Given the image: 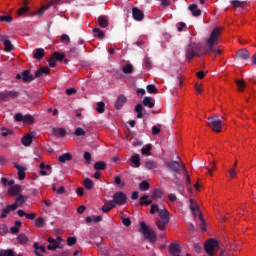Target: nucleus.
Instances as JSON below:
<instances>
[{
	"label": "nucleus",
	"instance_id": "bb28decb",
	"mask_svg": "<svg viewBox=\"0 0 256 256\" xmlns=\"http://www.w3.org/2000/svg\"><path fill=\"white\" fill-rule=\"evenodd\" d=\"M71 159H73V156L71 155V153H64L58 157V161L60 163H65L66 161H71Z\"/></svg>",
	"mask_w": 256,
	"mask_h": 256
},
{
	"label": "nucleus",
	"instance_id": "680f3d73",
	"mask_svg": "<svg viewBox=\"0 0 256 256\" xmlns=\"http://www.w3.org/2000/svg\"><path fill=\"white\" fill-rule=\"evenodd\" d=\"M60 39H61L62 43H67V44L71 43V38H69V35H67V34H63L60 37Z\"/></svg>",
	"mask_w": 256,
	"mask_h": 256
},
{
	"label": "nucleus",
	"instance_id": "e433bc0d",
	"mask_svg": "<svg viewBox=\"0 0 256 256\" xmlns=\"http://www.w3.org/2000/svg\"><path fill=\"white\" fill-rule=\"evenodd\" d=\"M182 171L186 179V185H191V177L189 176V172H187V168L185 167V164H182Z\"/></svg>",
	"mask_w": 256,
	"mask_h": 256
},
{
	"label": "nucleus",
	"instance_id": "37998d69",
	"mask_svg": "<svg viewBox=\"0 0 256 256\" xmlns=\"http://www.w3.org/2000/svg\"><path fill=\"white\" fill-rule=\"evenodd\" d=\"M0 256H15L13 249L0 250Z\"/></svg>",
	"mask_w": 256,
	"mask_h": 256
},
{
	"label": "nucleus",
	"instance_id": "6e6d98bb",
	"mask_svg": "<svg viewBox=\"0 0 256 256\" xmlns=\"http://www.w3.org/2000/svg\"><path fill=\"white\" fill-rule=\"evenodd\" d=\"M141 201H144L146 207L149 206V205H152L153 203V200H148L149 199V195H143L141 196Z\"/></svg>",
	"mask_w": 256,
	"mask_h": 256
},
{
	"label": "nucleus",
	"instance_id": "7c9ffc66",
	"mask_svg": "<svg viewBox=\"0 0 256 256\" xmlns=\"http://www.w3.org/2000/svg\"><path fill=\"white\" fill-rule=\"evenodd\" d=\"M83 185H84L85 189H87L88 191H91V189H93V187H95L93 180H91L89 178L84 179Z\"/></svg>",
	"mask_w": 256,
	"mask_h": 256
},
{
	"label": "nucleus",
	"instance_id": "72a5a7b5",
	"mask_svg": "<svg viewBox=\"0 0 256 256\" xmlns=\"http://www.w3.org/2000/svg\"><path fill=\"white\" fill-rule=\"evenodd\" d=\"M135 113H137L138 119H143V105L142 104H137L135 106Z\"/></svg>",
	"mask_w": 256,
	"mask_h": 256
},
{
	"label": "nucleus",
	"instance_id": "0eeeda50",
	"mask_svg": "<svg viewBox=\"0 0 256 256\" xmlns=\"http://www.w3.org/2000/svg\"><path fill=\"white\" fill-rule=\"evenodd\" d=\"M14 119L17 123H27L28 125H33V123H35V118L30 114L23 116V114L17 113L15 114Z\"/></svg>",
	"mask_w": 256,
	"mask_h": 256
},
{
	"label": "nucleus",
	"instance_id": "412c9836",
	"mask_svg": "<svg viewBox=\"0 0 256 256\" xmlns=\"http://www.w3.org/2000/svg\"><path fill=\"white\" fill-rule=\"evenodd\" d=\"M9 195L15 197L16 195L21 193V185H14L8 190Z\"/></svg>",
	"mask_w": 256,
	"mask_h": 256
},
{
	"label": "nucleus",
	"instance_id": "5fc2aeb1",
	"mask_svg": "<svg viewBox=\"0 0 256 256\" xmlns=\"http://www.w3.org/2000/svg\"><path fill=\"white\" fill-rule=\"evenodd\" d=\"M190 209H191L193 215H195V211H199V205L195 204L193 202V199H190Z\"/></svg>",
	"mask_w": 256,
	"mask_h": 256
},
{
	"label": "nucleus",
	"instance_id": "3c124183",
	"mask_svg": "<svg viewBox=\"0 0 256 256\" xmlns=\"http://www.w3.org/2000/svg\"><path fill=\"white\" fill-rule=\"evenodd\" d=\"M23 203H25V197L20 194L16 197V202L14 203V205H18L19 207V205H23Z\"/></svg>",
	"mask_w": 256,
	"mask_h": 256
},
{
	"label": "nucleus",
	"instance_id": "b1692460",
	"mask_svg": "<svg viewBox=\"0 0 256 256\" xmlns=\"http://www.w3.org/2000/svg\"><path fill=\"white\" fill-rule=\"evenodd\" d=\"M43 75H49V68L40 67V69L35 72L34 77L37 79L39 77H43Z\"/></svg>",
	"mask_w": 256,
	"mask_h": 256
},
{
	"label": "nucleus",
	"instance_id": "c756f323",
	"mask_svg": "<svg viewBox=\"0 0 256 256\" xmlns=\"http://www.w3.org/2000/svg\"><path fill=\"white\" fill-rule=\"evenodd\" d=\"M19 97V92L15 90H6L7 99H17Z\"/></svg>",
	"mask_w": 256,
	"mask_h": 256
},
{
	"label": "nucleus",
	"instance_id": "393cba45",
	"mask_svg": "<svg viewBox=\"0 0 256 256\" xmlns=\"http://www.w3.org/2000/svg\"><path fill=\"white\" fill-rule=\"evenodd\" d=\"M52 131L55 137H65V135H67L65 128H53Z\"/></svg>",
	"mask_w": 256,
	"mask_h": 256
},
{
	"label": "nucleus",
	"instance_id": "a211bd4d",
	"mask_svg": "<svg viewBox=\"0 0 256 256\" xmlns=\"http://www.w3.org/2000/svg\"><path fill=\"white\" fill-rule=\"evenodd\" d=\"M34 253L36 256H43V254L41 253H46L47 252V248L45 246H39V243L35 242L33 245ZM41 251V253L39 252Z\"/></svg>",
	"mask_w": 256,
	"mask_h": 256
},
{
	"label": "nucleus",
	"instance_id": "13d9d810",
	"mask_svg": "<svg viewBox=\"0 0 256 256\" xmlns=\"http://www.w3.org/2000/svg\"><path fill=\"white\" fill-rule=\"evenodd\" d=\"M77 243V238L75 237H68L67 239V245L68 247H73Z\"/></svg>",
	"mask_w": 256,
	"mask_h": 256
},
{
	"label": "nucleus",
	"instance_id": "473e14b6",
	"mask_svg": "<svg viewBox=\"0 0 256 256\" xmlns=\"http://www.w3.org/2000/svg\"><path fill=\"white\" fill-rule=\"evenodd\" d=\"M143 105L145 107H149V109H153V107H155V103L151 102V97L149 96L144 97Z\"/></svg>",
	"mask_w": 256,
	"mask_h": 256
},
{
	"label": "nucleus",
	"instance_id": "4d7b16f0",
	"mask_svg": "<svg viewBox=\"0 0 256 256\" xmlns=\"http://www.w3.org/2000/svg\"><path fill=\"white\" fill-rule=\"evenodd\" d=\"M85 134H86V132L83 128L78 127L75 129L74 135H76V137H81Z\"/></svg>",
	"mask_w": 256,
	"mask_h": 256
},
{
	"label": "nucleus",
	"instance_id": "f3484780",
	"mask_svg": "<svg viewBox=\"0 0 256 256\" xmlns=\"http://www.w3.org/2000/svg\"><path fill=\"white\" fill-rule=\"evenodd\" d=\"M99 27L105 29V27H109V17L108 16H100L97 20Z\"/></svg>",
	"mask_w": 256,
	"mask_h": 256
},
{
	"label": "nucleus",
	"instance_id": "8fccbe9b",
	"mask_svg": "<svg viewBox=\"0 0 256 256\" xmlns=\"http://www.w3.org/2000/svg\"><path fill=\"white\" fill-rule=\"evenodd\" d=\"M0 21L5 23H11V21H13V17L11 15H2L0 16Z\"/></svg>",
	"mask_w": 256,
	"mask_h": 256
},
{
	"label": "nucleus",
	"instance_id": "9b49d317",
	"mask_svg": "<svg viewBox=\"0 0 256 256\" xmlns=\"http://www.w3.org/2000/svg\"><path fill=\"white\" fill-rule=\"evenodd\" d=\"M127 103V97L123 94H120L115 102V109L121 111L123 106Z\"/></svg>",
	"mask_w": 256,
	"mask_h": 256
},
{
	"label": "nucleus",
	"instance_id": "ea45409f",
	"mask_svg": "<svg viewBox=\"0 0 256 256\" xmlns=\"http://www.w3.org/2000/svg\"><path fill=\"white\" fill-rule=\"evenodd\" d=\"M230 3L235 8H239V7H243V5H247V2L239 1V0H231Z\"/></svg>",
	"mask_w": 256,
	"mask_h": 256
},
{
	"label": "nucleus",
	"instance_id": "39448f33",
	"mask_svg": "<svg viewBox=\"0 0 256 256\" xmlns=\"http://www.w3.org/2000/svg\"><path fill=\"white\" fill-rule=\"evenodd\" d=\"M207 125L212 129V131H215V133H221V129L223 127V122L221 119H219V115H212L208 118Z\"/></svg>",
	"mask_w": 256,
	"mask_h": 256
},
{
	"label": "nucleus",
	"instance_id": "aec40b11",
	"mask_svg": "<svg viewBox=\"0 0 256 256\" xmlns=\"http://www.w3.org/2000/svg\"><path fill=\"white\" fill-rule=\"evenodd\" d=\"M45 57V50L43 48H37L34 50V59L41 61Z\"/></svg>",
	"mask_w": 256,
	"mask_h": 256
},
{
	"label": "nucleus",
	"instance_id": "4c0bfd02",
	"mask_svg": "<svg viewBox=\"0 0 256 256\" xmlns=\"http://www.w3.org/2000/svg\"><path fill=\"white\" fill-rule=\"evenodd\" d=\"M93 33L94 37H97L98 39H103V37H105V33L99 28H94Z\"/></svg>",
	"mask_w": 256,
	"mask_h": 256
},
{
	"label": "nucleus",
	"instance_id": "6ab92c4d",
	"mask_svg": "<svg viewBox=\"0 0 256 256\" xmlns=\"http://www.w3.org/2000/svg\"><path fill=\"white\" fill-rule=\"evenodd\" d=\"M188 9L191 11L193 17H199L201 15V9H199L197 4H191Z\"/></svg>",
	"mask_w": 256,
	"mask_h": 256
},
{
	"label": "nucleus",
	"instance_id": "de8ad7c7",
	"mask_svg": "<svg viewBox=\"0 0 256 256\" xmlns=\"http://www.w3.org/2000/svg\"><path fill=\"white\" fill-rule=\"evenodd\" d=\"M4 50L6 53H9L10 51H13V44L10 42V40H7L4 42Z\"/></svg>",
	"mask_w": 256,
	"mask_h": 256
},
{
	"label": "nucleus",
	"instance_id": "f8f14e48",
	"mask_svg": "<svg viewBox=\"0 0 256 256\" xmlns=\"http://www.w3.org/2000/svg\"><path fill=\"white\" fill-rule=\"evenodd\" d=\"M168 251L173 256L179 255L181 253V244H179V243H171L169 245Z\"/></svg>",
	"mask_w": 256,
	"mask_h": 256
},
{
	"label": "nucleus",
	"instance_id": "9d476101",
	"mask_svg": "<svg viewBox=\"0 0 256 256\" xmlns=\"http://www.w3.org/2000/svg\"><path fill=\"white\" fill-rule=\"evenodd\" d=\"M19 208V205L17 204H10L6 208L2 210V214L0 215V219H5L11 211H16V209Z\"/></svg>",
	"mask_w": 256,
	"mask_h": 256
},
{
	"label": "nucleus",
	"instance_id": "c03bdc74",
	"mask_svg": "<svg viewBox=\"0 0 256 256\" xmlns=\"http://www.w3.org/2000/svg\"><path fill=\"white\" fill-rule=\"evenodd\" d=\"M163 192L160 189H156L152 192V199H161Z\"/></svg>",
	"mask_w": 256,
	"mask_h": 256
},
{
	"label": "nucleus",
	"instance_id": "7ed1b4c3",
	"mask_svg": "<svg viewBox=\"0 0 256 256\" xmlns=\"http://www.w3.org/2000/svg\"><path fill=\"white\" fill-rule=\"evenodd\" d=\"M139 233H141L148 243H155L157 241V234L153 229L149 228L145 222L140 223Z\"/></svg>",
	"mask_w": 256,
	"mask_h": 256
},
{
	"label": "nucleus",
	"instance_id": "c85d7f7f",
	"mask_svg": "<svg viewBox=\"0 0 256 256\" xmlns=\"http://www.w3.org/2000/svg\"><path fill=\"white\" fill-rule=\"evenodd\" d=\"M130 161L131 163H133V165H135V167H141V157L139 156V154L133 155Z\"/></svg>",
	"mask_w": 256,
	"mask_h": 256
},
{
	"label": "nucleus",
	"instance_id": "69168bd1",
	"mask_svg": "<svg viewBox=\"0 0 256 256\" xmlns=\"http://www.w3.org/2000/svg\"><path fill=\"white\" fill-rule=\"evenodd\" d=\"M84 159H85L86 163H88V165H90V163H91V153L90 152H85L84 153Z\"/></svg>",
	"mask_w": 256,
	"mask_h": 256
},
{
	"label": "nucleus",
	"instance_id": "79ce46f5",
	"mask_svg": "<svg viewBox=\"0 0 256 256\" xmlns=\"http://www.w3.org/2000/svg\"><path fill=\"white\" fill-rule=\"evenodd\" d=\"M123 73H125L126 75H129L131 73H133V65L132 64H127L122 68Z\"/></svg>",
	"mask_w": 256,
	"mask_h": 256
},
{
	"label": "nucleus",
	"instance_id": "a18cd8bd",
	"mask_svg": "<svg viewBox=\"0 0 256 256\" xmlns=\"http://www.w3.org/2000/svg\"><path fill=\"white\" fill-rule=\"evenodd\" d=\"M149 182L147 181H142L140 184H139V189L140 191H149Z\"/></svg>",
	"mask_w": 256,
	"mask_h": 256
},
{
	"label": "nucleus",
	"instance_id": "f257e3e1",
	"mask_svg": "<svg viewBox=\"0 0 256 256\" xmlns=\"http://www.w3.org/2000/svg\"><path fill=\"white\" fill-rule=\"evenodd\" d=\"M209 51L207 48L203 47L201 43H191L186 47V59L191 61L194 57H201Z\"/></svg>",
	"mask_w": 256,
	"mask_h": 256
},
{
	"label": "nucleus",
	"instance_id": "6e6552de",
	"mask_svg": "<svg viewBox=\"0 0 256 256\" xmlns=\"http://www.w3.org/2000/svg\"><path fill=\"white\" fill-rule=\"evenodd\" d=\"M113 200L121 207L127 203V195L123 192H115L113 194Z\"/></svg>",
	"mask_w": 256,
	"mask_h": 256
},
{
	"label": "nucleus",
	"instance_id": "2eb2a0df",
	"mask_svg": "<svg viewBox=\"0 0 256 256\" xmlns=\"http://www.w3.org/2000/svg\"><path fill=\"white\" fill-rule=\"evenodd\" d=\"M22 81L24 83H31V81H35V76L31 74V70H24L22 72Z\"/></svg>",
	"mask_w": 256,
	"mask_h": 256
},
{
	"label": "nucleus",
	"instance_id": "bf43d9fd",
	"mask_svg": "<svg viewBox=\"0 0 256 256\" xmlns=\"http://www.w3.org/2000/svg\"><path fill=\"white\" fill-rule=\"evenodd\" d=\"M148 93H157V86L150 84L146 87Z\"/></svg>",
	"mask_w": 256,
	"mask_h": 256
},
{
	"label": "nucleus",
	"instance_id": "f03ea898",
	"mask_svg": "<svg viewBox=\"0 0 256 256\" xmlns=\"http://www.w3.org/2000/svg\"><path fill=\"white\" fill-rule=\"evenodd\" d=\"M220 36L221 29L214 28L210 33V36L205 39L208 51H210V53H216V55H219V53H221V50L215 48V45H219Z\"/></svg>",
	"mask_w": 256,
	"mask_h": 256
},
{
	"label": "nucleus",
	"instance_id": "0e129e2a",
	"mask_svg": "<svg viewBox=\"0 0 256 256\" xmlns=\"http://www.w3.org/2000/svg\"><path fill=\"white\" fill-rule=\"evenodd\" d=\"M49 67H57V60L53 56L48 60Z\"/></svg>",
	"mask_w": 256,
	"mask_h": 256
},
{
	"label": "nucleus",
	"instance_id": "4468645a",
	"mask_svg": "<svg viewBox=\"0 0 256 256\" xmlns=\"http://www.w3.org/2000/svg\"><path fill=\"white\" fill-rule=\"evenodd\" d=\"M132 15H133V19H135V21H143V19L145 18V14H143V11H141L137 7H134L132 9Z\"/></svg>",
	"mask_w": 256,
	"mask_h": 256
},
{
	"label": "nucleus",
	"instance_id": "603ef678",
	"mask_svg": "<svg viewBox=\"0 0 256 256\" xmlns=\"http://www.w3.org/2000/svg\"><path fill=\"white\" fill-rule=\"evenodd\" d=\"M96 110H97L98 113H105V103L104 102H98Z\"/></svg>",
	"mask_w": 256,
	"mask_h": 256
},
{
	"label": "nucleus",
	"instance_id": "f704fd0d",
	"mask_svg": "<svg viewBox=\"0 0 256 256\" xmlns=\"http://www.w3.org/2000/svg\"><path fill=\"white\" fill-rule=\"evenodd\" d=\"M145 167L146 169H148L149 171L153 170V169H157L158 165L157 162L153 161V160H149L145 163Z\"/></svg>",
	"mask_w": 256,
	"mask_h": 256
},
{
	"label": "nucleus",
	"instance_id": "c9c22d12",
	"mask_svg": "<svg viewBox=\"0 0 256 256\" xmlns=\"http://www.w3.org/2000/svg\"><path fill=\"white\" fill-rule=\"evenodd\" d=\"M17 241H18V243H20V245H25L28 243L29 238L25 234H20L17 237Z\"/></svg>",
	"mask_w": 256,
	"mask_h": 256
},
{
	"label": "nucleus",
	"instance_id": "ddd939ff",
	"mask_svg": "<svg viewBox=\"0 0 256 256\" xmlns=\"http://www.w3.org/2000/svg\"><path fill=\"white\" fill-rule=\"evenodd\" d=\"M236 57L240 59V61H249L251 55L247 49H241L237 52Z\"/></svg>",
	"mask_w": 256,
	"mask_h": 256
},
{
	"label": "nucleus",
	"instance_id": "e2e57ef3",
	"mask_svg": "<svg viewBox=\"0 0 256 256\" xmlns=\"http://www.w3.org/2000/svg\"><path fill=\"white\" fill-rule=\"evenodd\" d=\"M157 211H159V205L157 204H152L151 208H150V213L151 215H155V213H157Z\"/></svg>",
	"mask_w": 256,
	"mask_h": 256
},
{
	"label": "nucleus",
	"instance_id": "a878e982",
	"mask_svg": "<svg viewBox=\"0 0 256 256\" xmlns=\"http://www.w3.org/2000/svg\"><path fill=\"white\" fill-rule=\"evenodd\" d=\"M23 5L19 10H18V15H25L27 11H29V0H23Z\"/></svg>",
	"mask_w": 256,
	"mask_h": 256
},
{
	"label": "nucleus",
	"instance_id": "423d86ee",
	"mask_svg": "<svg viewBox=\"0 0 256 256\" xmlns=\"http://www.w3.org/2000/svg\"><path fill=\"white\" fill-rule=\"evenodd\" d=\"M204 249L209 256L215 255V249H219V242L214 238H210L204 244Z\"/></svg>",
	"mask_w": 256,
	"mask_h": 256
},
{
	"label": "nucleus",
	"instance_id": "09e8293b",
	"mask_svg": "<svg viewBox=\"0 0 256 256\" xmlns=\"http://www.w3.org/2000/svg\"><path fill=\"white\" fill-rule=\"evenodd\" d=\"M35 225H36V227H39V228L44 227V225H45V218H43V217H38V218L35 220Z\"/></svg>",
	"mask_w": 256,
	"mask_h": 256
},
{
	"label": "nucleus",
	"instance_id": "1a4fd4ad",
	"mask_svg": "<svg viewBox=\"0 0 256 256\" xmlns=\"http://www.w3.org/2000/svg\"><path fill=\"white\" fill-rule=\"evenodd\" d=\"M183 163H179L178 161H171L167 164V167L170 171H173L174 173H181L183 171Z\"/></svg>",
	"mask_w": 256,
	"mask_h": 256
},
{
	"label": "nucleus",
	"instance_id": "5701e85b",
	"mask_svg": "<svg viewBox=\"0 0 256 256\" xmlns=\"http://www.w3.org/2000/svg\"><path fill=\"white\" fill-rule=\"evenodd\" d=\"M21 143H22V145H24V147H29V145H31V143H33V135L28 134V135L22 137Z\"/></svg>",
	"mask_w": 256,
	"mask_h": 256
},
{
	"label": "nucleus",
	"instance_id": "cd10ccee",
	"mask_svg": "<svg viewBox=\"0 0 256 256\" xmlns=\"http://www.w3.org/2000/svg\"><path fill=\"white\" fill-rule=\"evenodd\" d=\"M106 167H107V163H105V161H98L94 164L95 171H104Z\"/></svg>",
	"mask_w": 256,
	"mask_h": 256
},
{
	"label": "nucleus",
	"instance_id": "338daca9",
	"mask_svg": "<svg viewBox=\"0 0 256 256\" xmlns=\"http://www.w3.org/2000/svg\"><path fill=\"white\" fill-rule=\"evenodd\" d=\"M56 249H59V244H49L47 246L48 251H55Z\"/></svg>",
	"mask_w": 256,
	"mask_h": 256
},
{
	"label": "nucleus",
	"instance_id": "58836bf2",
	"mask_svg": "<svg viewBox=\"0 0 256 256\" xmlns=\"http://www.w3.org/2000/svg\"><path fill=\"white\" fill-rule=\"evenodd\" d=\"M151 149H153V146L151 144L146 145L141 149L142 155H151Z\"/></svg>",
	"mask_w": 256,
	"mask_h": 256
},
{
	"label": "nucleus",
	"instance_id": "a19ab883",
	"mask_svg": "<svg viewBox=\"0 0 256 256\" xmlns=\"http://www.w3.org/2000/svg\"><path fill=\"white\" fill-rule=\"evenodd\" d=\"M52 56L56 61H63L65 59V53L54 52Z\"/></svg>",
	"mask_w": 256,
	"mask_h": 256
},
{
	"label": "nucleus",
	"instance_id": "4be33fe9",
	"mask_svg": "<svg viewBox=\"0 0 256 256\" xmlns=\"http://www.w3.org/2000/svg\"><path fill=\"white\" fill-rule=\"evenodd\" d=\"M17 215H19L20 217H26V219L30 220V221H33L35 219V217H37L35 215V213H26L25 211L23 210H18L17 211Z\"/></svg>",
	"mask_w": 256,
	"mask_h": 256
},
{
	"label": "nucleus",
	"instance_id": "49530a36",
	"mask_svg": "<svg viewBox=\"0 0 256 256\" xmlns=\"http://www.w3.org/2000/svg\"><path fill=\"white\" fill-rule=\"evenodd\" d=\"M236 85L238 87V91H244L245 87H247L245 80H236Z\"/></svg>",
	"mask_w": 256,
	"mask_h": 256
},
{
	"label": "nucleus",
	"instance_id": "20e7f679",
	"mask_svg": "<svg viewBox=\"0 0 256 256\" xmlns=\"http://www.w3.org/2000/svg\"><path fill=\"white\" fill-rule=\"evenodd\" d=\"M159 217L160 219L156 221V225L160 231H165L167 229V225H169V211L160 210Z\"/></svg>",
	"mask_w": 256,
	"mask_h": 256
},
{
	"label": "nucleus",
	"instance_id": "774afa93",
	"mask_svg": "<svg viewBox=\"0 0 256 256\" xmlns=\"http://www.w3.org/2000/svg\"><path fill=\"white\" fill-rule=\"evenodd\" d=\"M151 59L149 58H145L144 59V67H146L147 69H151Z\"/></svg>",
	"mask_w": 256,
	"mask_h": 256
},
{
	"label": "nucleus",
	"instance_id": "dca6fc26",
	"mask_svg": "<svg viewBox=\"0 0 256 256\" xmlns=\"http://www.w3.org/2000/svg\"><path fill=\"white\" fill-rule=\"evenodd\" d=\"M14 167L15 169H17L18 171V179L20 181H23V179H25V171H27V168L23 167V166H20L19 164L17 163H14Z\"/></svg>",
	"mask_w": 256,
	"mask_h": 256
},
{
	"label": "nucleus",
	"instance_id": "864d4df0",
	"mask_svg": "<svg viewBox=\"0 0 256 256\" xmlns=\"http://www.w3.org/2000/svg\"><path fill=\"white\" fill-rule=\"evenodd\" d=\"M161 124H157V126L152 127V135H159L161 133Z\"/></svg>",
	"mask_w": 256,
	"mask_h": 256
},
{
	"label": "nucleus",
	"instance_id": "2f4dec72",
	"mask_svg": "<svg viewBox=\"0 0 256 256\" xmlns=\"http://www.w3.org/2000/svg\"><path fill=\"white\" fill-rule=\"evenodd\" d=\"M69 55L70 57L77 59V57H79V48L76 46H72L69 50Z\"/></svg>",
	"mask_w": 256,
	"mask_h": 256
},
{
	"label": "nucleus",
	"instance_id": "052dcab7",
	"mask_svg": "<svg viewBox=\"0 0 256 256\" xmlns=\"http://www.w3.org/2000/svg\"><path fill=\"white\" fill-rule=\"evenodd\" d=\"M199 219L202 221V224L200 225V229L202 231H207V228L205 227V219H203V214L200 212L199 213Z\"/></svg>",
	"mask_w": 256,
	"mask_h": 256
}]
</instances>
